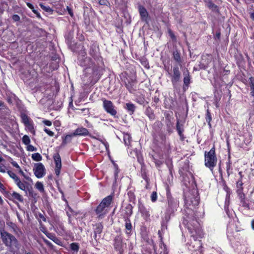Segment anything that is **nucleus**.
Instances as JSON below:
<instances>
[{"instance_id":"3c124183","label":"nucleus","mask_w":254,"mask_h":254,"mask_svg":"<svg viewBox=\"0 0 254 254\" xmlns=\"http://www.w3.org/2000/svg\"><path fill=\"white\" fill-rule=\"evenodd\" d=\"M70 248L74 251H78L79 249V246L76 243H72L70 244Z\"/></svg>"},{"instance_id":"0eeeda50","label":"nucleus","mask_w":254,"mask_h":254,"mask_svg":"<svg viewBox=\"0 0 254 254\" xmlns=\"http://www.w3.org/2000/svg\"><path fill=\"white\" fill-rule=\"evenodd\" d=\"M20 118L22 123L25 127L33 134H35V130L32 120L25 113H21Z\"/></svg>"},{"instance_id":"473e14b6","label":"nucleus","mask_w":254,"mask_h":254,"mask_svg":"<svg viewBox=\"0 0 254 254\" xmlns=\"http://www.w3.org/2000/svg\"><path fill=\"white\" fill-rule=\"evenodd\" d=\"M122 239L120 236L116 237L115 239V244L114 246L115 249L120 250L122 247Z\"/></svg>"},{"instance_id":"c85d7f7f","label":"nucleus","mask_w":254,"mask_h":254,"mask_svg":"<svg viewBox=\"0 0 254 254\" xmlns=\"http://www.w3.org/2000/svg\"><path fill=\"white\" fill-rule=\"evenodd\" d=\"M73 136H74L73 135V133L70 134H67L64 137H62V145L64 146L66 145L67 143L71 142L72 138Z\"/></svg>"},{"instance_id":"4be33fe9","label":"nucleus","mask_w":254,"mask_h":254,"mask_svg":"<svg viewBox=\"0 0 254 254\" xmlns=\"http://www.w3.org/2000/svg\"><path fill=\"white\" fill-rule=\"evenodd\" d=\"M201 247V243L200 241H197L194 239L193 242H191V245H190L189 249L190 250L196 251L199 250Z\"/></svg>"},{"instance_id":"de8ad7c7","label":"nucleus","mask_w":254,"mask_h":254,"mask_svg":"<svg viewBox=\"0 0 254 254\" xmlns=\"http://www.w3.org/2000/svg\"><path fill=\"white\" fill-rule=\"evenodd\" d=\"M165 149L166 150L165 153L167 155H169L171 152V148L170 143L165 144Z\"/></svg>"},{"instance_id":"49530a36","label":"nucleus","mask_w":254,"mask_h":254,"mask_svg":"<svg viewBox=\"0 0 254 254\" xmlns=\"http://www.w3.org/2000/svg\"><path fill=\"white\" fill-rule=\"evenodd\" d=\"M113 167H114V175H118L120 173V169L119 168V167L118 165L113 161H112Z\"/></svg>"},{"instance_id":"774afa93","label":"nucleus","mask_w":254,"mask_h":254,"mask_svg":"<svg viewBox=\"0 0 254 254\" xmlns=\"http://www.w3.org/2000/svg\"><path fill=\"white\" fill-rule=\"evenodd\" d=\"M220 35H221V33H220V32H217V33H216V37H217V38L218 39H220Z\"/></svg>"},{"instance_id":"052dcab7","label":"nucleus","mask_w":254,"mask_h":254,"mask_svg":"<svg viewBox=\"0 0 254 254\" xmlns=\"http://www.w3.org/2000/svg\"><path fill=\"white\" fill-rule=\"evenodd\" d=\"M67 9L68 14L70 15V16L71 17H73L74 14H73V12L72 10L71 9V8L67 6Z\"/></svg>"},{"instance_id":"9b49d317","label":"nucleus","mask_w":254,"mask_h":254,"mask_svg":"<svg viewBox=\"0 0 254 254\" xmlns=\"http://www.w3.org/2000/svg\"><path fill=\"white\" fill-rule=\"evenodd\" d=\"M1 237L3 242L7 246H11L12 245H15L16 243V239L13 236L4 231H1Z\"/></svg>"},{"instance_id":"2eb2a0df","label":"nucleus","mask_w":254,"mask_h":254,"mask_svg":"<svg viewBox=\"0 0 254 254\" xmlns=\"http://www.w3.org/2000/svg\"><path fill=\"white\" fill-rule=\"evenodd\" d=\"M103 74V69L100 66H94L92 69V75L93 79L92 81L97 82L101 77Z\"/></svg>"},{"instance_id":"5701e85b","label":"nucleus","mask_w":254,"mask_h":254,"mask_svg":"<svg viewBox=\"0 0 254 254\" xmlns=\"http://www.w3.org/2000/svg\"><path fill=\"white\" fill-rule=\"evenodd\" d=\"M190 79L191 76L190 74V72L188 70H187V72L184 73V78H183V82H184V86L188 87L189 84L190 83ZM185 87H184V88Z\"/></svg>"},{"instance_id":"dca6fc26","label":"nucleus","mask_w":254,"mask_h":254,"mask_svg":"<svg viewBox=\"0 0 254 254\" xmlns=\"http://www.w3.org/2000/svg\"><path fill=\"white\" fill-rule=\"evenodd\" d=\"M205 5L212 12L219 15L220 14L219 7L213 3L212 0H203Z\"/></svg>"},{"instance_id":"f8f14e48","label":"nucleus","mask_w":254,"mask_h":254,"mask_svg":"<svg viewBox=\"0 0 254 254\" xmlns=\"http://www.w3.org/2000/svg\"><path fill=\"white\" fill-rule=\"evenodd\" d=\"M137 9L141 20L145 22L146 23H148L150 19V17L145 7L139 4L138 5Z\"/></svg>"},{"instance_id":"79ce46f5","label":"nucleus","mask_w":254,"mask_h":254,"mask_svg":"<svg viewBox=\"0 0 254 254\" xmlns=\"http://www.w3.org/2000/svg\"><path fill=\"white\" fill-rule=\"evenodd\" d=\"M22 142L25 145H28L30 143V139L29 137L27 135H24L22 138Z\"/></svg>"},{"instance_id":"aec40b11","label":"nucleus","mask_w":254,"mask_h":254,"mask_svg":"<svg viewBox=\"0 0 254 254\" xmlns=\"http://www.w3.org/2000/svg\"><path fill=\"white\" fill-rule=\"evenodd\" d=\"M129 0H115L116 7L120 9H124L127 7Z\"/></svg>"},{"instance_id":"ea45409f","label":"nucleus","mask_w":254,"mask_h":254,"mask_svg":"<svg viewBox=\"0 0 254 254\" xmlns=\"http://www.w3.org/2000/svg\"><path fill=\"white\" fill-rule=\"evenodd\" d=\"M168 33L171 39L173 42H176L177 41V38L175 35L174 34L173 31L170 29H168Z\"/></svg>"},{"instance_id":"9d476101","label":"nucleus","mask_w":254,"mask_h":254,"mask_svg":"<svg viewBox=\"0 0 254 254\" xmlns=\"http://www.w3.org/2000/svg\"><path fill=\"white\" fill-rule=\"evenodd\" d=\"M88 53L89 55L95 61H100V59L101 58L99 46L96 42H92L89 47Z\"/></svg>"},{"instance_id":"37998d69","label":"nucleus","mask_w":254,"mask_h":254,"mask_svg":"<svg viewBox=\"0 0 254 254\" xmlns=\"http://www.w3.org/2000/svg\"><path fill=\"white\" fill-rule=\"evenodd\" d=\"M79 55L83 58L87 57L86 49L84 46H82L81 49L79 51Z\"/></svg>"},{"instance_id":"f3484780","label":"nucleus","mask_w":254,"mask_h":254,"mask_svg":"<svg viewBox=\"0 0 254 254\" xmlns=\"http://www.w3.org/2000/svg\"><path fill=\"white\" fill-rule=\"evenodd\" d=\"M79 62L80 65L86 68L91 67L95 64L93 60L88 57L84 58L83 59L79 60Z\"/></svg>"},{"instance_id":"72a5a7b5","label":"nucleus","mask_w":254,"mask_h":254,"mask_svg":"<svg viewBox=\"0 0 254 254\" xmlns=\"http://www.w3.org/2000/svg\"><path fill=\"white\" fill-rule=\"evenodd\" d=\"M131 137L129 133H125L124 134V141L125 142V144L127 146H129L130 143Z\"/></svg>"},{"instance_id":"1a4fd4ad","label":"nucleus","mask_w":254,"mask_h":254,"mask_svg":"<svg viewBox=\"0 0 254 254\" xmlns=\"http://www.w3.org/2000/svg\"><path fill=\"white\" fill-rule=\"evenodd\" d=\"M165 118V124L166 126V130L168 133H172L174 129V118L172 112L166 111L164 113Z\"/></svg>"},{"instance_id":"a18cd8bd","label":"nucleus","mask_w":254,"mask_h":254,"mask_svg":"<svg viewBox=\"0 0 254 254\" xmlns=\"http://www.w3.org/2000/svg\"><path fill=\"white\" fill-rule=\"evenodd\" d=\"M11 164L12 165V166L15 168H16L17 169V170L19 171V172L21 173V175H24L23 172L21 170L19 166L18 165V164L17 163V162H16L15 161H12L11 162Z\"/></svg>"},{"instance_id":"7c9ffc66","label":"nucleus","mask_w":254,"mask_h":254,"mask_svg":"<svg viewBox=\"0 0 254 254\" xmlns=\"http://www.w3.org/2000/svg\"><path fill=\"white\" fill-rule=\"evenodd\" d=\"M235 58L236 60V64L238 66H240L241 64H245V60L242 54H239L235 56Z\"/></svg>"},{"instance_id":"f03ea898","label":"nucleus","mask_w":254,"mask_h":254,"mask_svg":"<svg viewBox=\"0 0 254 254\" xmlns=\"http://www.w3.org/2000/svg\"><path fill=\"white\" fill-rule=\"evenodd\" d=\"M120 77L122 82L124 83L125 87L129 93H132L136 91V89L134 88V85L137 82L135 77L129 75L126 72L122 73L120 75Z\"/></svg>"},{"instance_id":"b1692460","label":"nucleus","mask_w":254,"mask_h":254,"mask_svg":"<svg viewBox=\"0 0 254 254\" xmlns=\"http://www.w3.org/2000/svg\"><path fill=\"white\" fill-rule=\"evenodd\" d=\"M139 209L142 215L144 217V219L147 220L150 215L149 211L146 209L142 205H141L139 207Z\"/></svg>"},{"instance_id":"69168bd1","label":"nucleus","mask_w":254,"mask_h":254,"mask_svg":"<svg viewBox=\"0 0 254 254\" xmlns=\"http://www.w3.org/2000/svg\"><path fill=\"white\" fill-rule=\"evenodd\" d=\"M34 13L36 15L37 17L39 18H40L41 17L40 13L37 10H36L35 13Z\"/></svg>"},{"instance_id":"cd10ccee","label":"nucleus","mask_w":254,"mask_h":254,"mask_svg":"<svg viewBox=\"0 0 254 254\" xmlns=\"http://www.w3.org/2000/svg\"><path fill=\"white\" fill-rule=\"evenodd\" d=\"M205 118L206 122L208 124L209 128H211L212 127L211 122L212 120V118L211 112H210L208 107L207 108V109L206 110Z\"/></svg>"},{"instance_id":"8fccbe9b","label":"nucleus","mask_w":254,"mask_h":254,"mask_svg":"<svg viewBox=\"0 0 254 254\" xmlns=\"http://www.w3.org/2000/svg\"><path fill=\"white\" fill-rule=\"evenodd\" d=\"M153 162L155 164L156 166L157 167H159L163 164L162 161L156 158H155L154 157H153Z\"/></svg>"},{"instance_id":"58836bf2","label":"nucleus","mask_w":254,"mask_h":254,"mask_svg":"<svg viewBox=\"0 0 254 254\" xmlns=\"http://www.w3.org/2000/svg\"><path fill=\"white\" fill-rule=\"evenodd\" d=\"M32 158L36 161H40L42 160V157L39 153H35L32 155Z\"/></svg>"},{"instance_id":"0e129e2a","label":"nucleus","mask_w":254,"mask_h":254,"mask_svg":"<svg viewBox=\"0 0 254 254\" xmlns=\"http://www.w3.org/2000/svg\"><path fill=\"white\" fill-rule=\"evenodd\" d=\"M250 18L254 21V12H250Z\"/></svg>"},{"instance_id":"423d86ee","label":"nucleus","mask_w":254,"mask_h":254,"mask_svg":"<svg viewBox=\"0 0 254 254\" xmlns=\"http://www.w3.org/2000/svg\"><path fill=\"white\" fill-rule=\"evenodd\" d=\"M103 102V107L104 110L111 116L116 117L117 114L116 108L113 103L110 101L103 98L102 99Z\"/></svg>"},{"instance_id":"ddd939ff","label":"nucleus","mask_w":254,"mask_h":254,"mask_svg":"<svg viewBox=\"0 0 254 254\" xmlns=\"http://www.w3.org/2000/svg\"><path fill=\"white\" fill-rule=\"evenodd\" d=\"M53 159L55 164V174L60 175L62 168V161L60 154L58 152L55 153L53 155Z\"/></svg>"},{"instance_id":"39448f33","label":"nucleus","mask_w":254,"mask_h":254,"mask_svg":"<svg viewBox=\"0 0 254 254\" xmlns=\"http://www.w3.org/2000/svg\"><path fill=\"white\" fill-rule=\"evenodd\" d=\"M112 201V196L111 195L104 198L96 210L97 214L100 216L105 214L107 212V208L110 206Z\"/></svg>"},{"instance_id":"393cba45","label":"nucleus","mask_w":254,"mask_h":254,"mask_svg":"<svg viewBox=\"0 0 254 254\" xmlns=\"http://www.w3.org/2000/svg\"><path fill=\"white\" fill-rule=\"evenodd\" d=\"M145 115L148 117L150 120L153 121L155 119V115L153 110L150 107L146 108L145 110Z\"/></svg>"},{"instance_id":"e2e57ef3","label":"nucleus","mask_w":254,"mask_h":254,"mask_svg":"<svg viewBox=\"0 0 254 254\" xmlns=\"http://www.w3.org/2000/svg\"><path fill=\"white\" fill-rule=\"evenodd\" d=\"M243 1L247 4H250L253 2V0H243Z\"/></svg>"},{"instance_id":"6ab92c4d","label":"nucleus","mask_w":254,"mask_h":254,"mask_svg":"<svg viewBox=\"0 0 254 254\" xmlns=\"http://www.w3.org/2000/svg\"><path fill=\"white\" fill-rule=\"evenodd\" d=\"M176 130L178 132V135H179L181 140H184L185 136L183 134L184 131V125L180 123L179 120H177L176 123Z\"/></svg>"},{"instance_id":"09e8293b","label":"nucleus","mask_w":254,"mask_h":254,"mask_svg":"<svg viewBox=\"0 0 254 254\" xmlns=\"http://www.w3.org/2000/svg\"><path fill=\"white\" fill-rule=\"evenodd\" d=\"M36 188L40 191L42 192L44 191L43 185L40 182H37L36 184Z\"/></svg>"},{"instance_id":"a19ab883","label":"nucleus","mask_w":254,"mask_h":254,"mask_svg":"<svg viewBox=\"0 0 254 254\" xmlns=\"http://www.w3.org/2000/svg\"><path fill=\"white\" fill-rule=\"evenodd\" d=\"M132 228L131 224L129 220H126V228L127 229L126 233L129 234Z\"/></svg>"},{"instance_id":"c03bdc74","label":"nucleus","mask_w":254,"mask_h":254,"mask_svg":"<svg viewBox=\"0 0 254 254\" xmlns=\"http://www.w3.org/2000/svg\"><path fill=\"white\" fill-rule=\"evenodd\" d=\"M242 185H243V183L241 180H239L237 182V187L238 188L237 192L239 194H240L241 193L242 191Z\"/></svg>"},{"instance_id":"13d9d810","label":"nucleus","mask_w":254,"mask_h":254,"mask_svg":"<svg viewBox=\"0 0 254 254\" xmlns=\"http://www.w3.org/2000/svg\"><path fill=\"white\" fill-rule=\"evenodd\" d=\"M43 123L46 126H52V122L49 120H44V121H43Z\"/></svg>"},{"instance_id":"a211bd4d","label":"nucleus","mask_w":254,"mask_h":254,"mask_svg":"<svg viewBox=\"0 0 254 254\" xmlns=\"http://www.w3.org/2000/svg\"><path fill=\"white\" fill-rule=\"evenodd\" d=\"M172 57L173 60L178 64V65L182 66L183 60L181 58V54L180 52L177 48L173 51L172 53Z\"/></svg>"},{"instance_id":"4c0bfd02","label":"nucleus","mask_w":254,"mask_h":254,"mask_svg":"<svg viewBox=\"0 0 254 254\" xmlns=\"http://www.w3.org/2000/svg\"><path fill=\"white\" fill-rule=\"evenodd\" d=\"M226 171L228 175L233 174V168L232 167V163L230 161H229L226 163Z\"/></svg>"},{"instance_id":"2f4dec72","label":"nucleus","mask_w":254,"mask_h":254,"mask_svg":"<svg viewBox=\"0 0 254 254\" xmlns=\"http://www.w3.org/2000/svg\"><path fill=\"white\" fill-rule=\"evenodd\" d=\"M249 85L251 89L250 95L252 97H254V77L251 76L249 78Z\"/></svg>"},{"instance_id":"4468645a","label":"nucleus","mask_w":254,"mask_h":254,"mask_svg":"<svg viewBox=\"0 0 254 254\" xmlns=\"http://www.w3.org/2000/svg\"><path fill=\"white\" fill-rule=\"evenodd\" d=\"M183 178L181 179L184 181V185L187 188L194 189L195 187V183L194 181L193 176H182Z\"/></svg>"},{"instance_id":"338daca9","label":"nucleus","mask_w":254,"mask_h":254,"mask_svg":"<svg viewBox=\"0 0 254 254\" xmlns=\"http://www.w3.org/2000/svg\"><path fill=\"white\" fill-rule=\"evenodd\" d=\"M26 5H27V6L29 8H31V7H32V6H33V4H32L31 3L28 2H26Z\"/></svg>"},{"instance_id":"bb28decb","label":"nucleus","mask_w":254,"mask_h":254,"mask_svg":"<svg viewBox=\"0 0 254 254\" xmlns=\"http://www.w3.org/2000/svg\"><path fill=\"white\" fill-rule=\"evenodd\" d=\"M34 175H43L44 167L42 163L38 164L34 169Z\"/></svg>"},{"instance_id":"864d4df0","label":"nucleus","mask_w":254,"mask_h":254,"mask_svg":"<svg viewBox=\"0 0 254 254\" xmlns=\"http://www.w3.org/2000/svg\"><path fill=\"white\" fill-rule=\"evenodd\" d=\"M40 6L43 10H45L47 12H50L52 11V9L49 6H46L43 5L42 3L40 4Z\"/></svg>"},{"instance_id":"20e7f679","label":"nucleus","mask_w":254,"mask_h":254,"mask_svg":"<svg viewBox=\"0 0 254 254\" xmlns=\"http://www.w3.org/2000/svg\"><path fill=\"white\" fill-rule=\"evenodd\" d=\"M73 135L74 136H83L88 135V136H89L90 137H91L92 138L96 139L98 140L99 141H100L101 142H102L104 145V146H105V147L107 149L109 146V144L107 141H103L101 139L97 138L95 136H92L89 133L88 130L87 128L83 127L77 128L74 130V131L73 132Z\"/></svg>"},{"instance_id":"5fc2aeb1","label":"nucleus","mask_w":254,"mask_h":254,"mask_svg":"<svg viewBox=\"0 0 254 254\" xmlns=\"http://www.w3.org/2000/svg\"><path fill=\"white\" fill-rule=\"evenodd\" d=\"M44 131L47 133L50 136H53L54 135V132L50 130L49 129L45 127L44 129Z\"/></svg>"},{"instance_id":"f257e3e1","label":"nucleus","mask_w":254,"mask_h":254,"mask_svg":"<svg viewBox=\"0 0 254 254\" xmlns=\"http://www.w3.org/2000/svg\"><path fill=\"white\" fill-rule=\"evenodd\" d=\"M204 164L208 168L213 174V170L214 167L216 166L217 159L215 153V148L214 145L212 147L209 151H205L204 153Z\"/></svg>"},{"instance_id":"603ef678","label":"nucleus","mask_w":254,"mask_h":254,"mask_svg":"<svg viewBox=\"0 0 254 254\" xmlns=\"http://www.w3.org/2000/svg\"><path fill=\"white\" fill-rule=\"evenodd\" d=\"M27 150L29 151H35L37 150V148L32 145L29 144L27 146Z\"/></svg>"},{"instance_id":"c756f323","label":"nucleus","mask_w":254,"mask_h":254,"mask_svg":"<svg viewBox=\"0 0 254 254\" xmlns=\"http://www.w3.org/2000/svg\"><path fill=\"white\" fill-rule=\"evenodd\" d=\"M4 163L5 162H2L0 163V172L2 173L7 172L8 175H15V174L12 173L11 171L8 170V167L4 164Z\"/></svg>"},{"instance_id":"7ed1b4c3","label":"nucleus","mask_w":254,"mask_h":254,"mask_svg":"<svg viewBox=\"0 0 254 254\" xmlns=\"http://www.w3.org/2000/svg\"><path fill=\"white\" fill-rule=\"evenodd\" d=\"M165 71L168 75L171 77V81L174 87L179 82L181 77V73L180 71L178 65H175L172 69L170 70L169 67H165Z\"/></svg>"},{"instance_id":"a878e982","label":"nucleus","mask_w":254,"mask_h":254,"mask_svg":"<svg viewBox=\"0 0 254 254\" xmlns=\"http://www.w3.org/2000/svg\"><path fill=\"white\" fill-rule=\"evenodd\" d=\"M125 109H126L129 115H131L133 114L135 110V105L131 103H126Z\"/></svg>"},{"instance_id":"f704fd0d","label":"nucleus","mask_w":254,"mask_h":254,"mask_svg":"<svg viewBox=\"0 0 254 254\" xmlns=\"http://www.w3.org/2000/svg\"><path fill=\"white\" fill-rule=\"evenodd\" d=\"M158 234L159 235V237L160 238V240H161L160 241V248L161 249L163 250V254H167L166 246L163 243L162 238V236H161V233H160V231H158ZM162 252L161 251V254H162Z\"/></svg>"},{"instance_id":"680f3d73","label":"nucleus","mask_w":254,"mask_h":254,"mask_svg":"<svg viewBox=\"0 0 254 254\" xmlns=\"http://www.w3.org/2000/svg\"><path fill=\"white\" fill-rule=\"evenodd\" d=\"M153 100L156 104H157L160 101L159 97L156 96L153 98Z\"/></svg>"},{"instance_id":"e433bc0d","label":"nucleus","mask_w":254,"mask_h":254,"mask_svg":"<svg viewBox=\"0 0 254 254\" xmlns=\"http://www.w3.org/2000/svg\"><path fill=\"white\" fill-rule=\"evenodd\" d=\"M98 3L100 5L111 7V3L109 0H98Z\"/></svg>"},{"instance_id":"6e6552de","label":"nucleus","mask_w":254,"mask_h":254,"mask_svg":"<svg viewBox=\"0 0 254 254\" xmlns=\"http://www.w3.org/2000/svg\"><path fill=\"white\" fill-rule=\"evenodd\" d=\"M14 181L18 187L22 190L26 191L28 189L31 180L28 177H25V180H21L17 177V176H10Z\"/></svg>"},{"instance_id":"c9c22d12","label":"nucleus","mask_w":254,"mask_h":254,"mask_svg":"<svg viewBox=\"0 0 254 254\" xmlns=\"http://www.w3.org/2000/svg\"><path fill=\"white\" fill-rule=\"evenodd\" d=\"M11 195L12 197L15 200H16L19 201H22L23 200L22 196L20 194L15 191H13L11 193Z\"/></svg>"},{"instance_id":"bf43d9fd","label":"nucleus","mask_w":254,"mask_h":254,"mask_svg":"<svg viewBox=\"0 0 254 254\" xmlns=\"http://www.w3.org/2000/svg\"><path fill=\"white\" fill-rule=\"evenodd\" d=\"M159 136H160V139L162 140V141L163 142H165L166 141V135L164 134H163L162 133H160L159 134Z\"/></svg>"},{"instance_id":"6e6d98bb","label":"nucleus","mask_w":254,"mask_h":254,"mask_svg":"<svg viewBox=\"0 0 254 254\" xmlns=\"http://www.w3.org/2000/svg\"><path fill=\"white\" fill-rule=\"evenodd\" d=\"M157 198V195L156 192L155 191H153L151 195V199L152 201L155 202Z\"/></svg>"},{"instance_id":"4d7b16f0","label":"nucleus","mask_w":254,"mask_h":254,"mask_svg":"<svg viewBox=\"0 0 254 254\" xmlns=\"http://www.w3.org/2000/svg\"><path fill=\"white\" fill-rule=\"evenodd\" d=\"M12 19L14 21H19L20 19V16L17 14H14L12 16Z\"/></svg>"},{"instance_id":"412c9836","label":"nucleus","mask_w":254,"mask_h":254,"mask_svg":"<svg viewBox=\"0 0 254 254\" xmlns=\"http://www.w3.org/2000/svg\"><path fill=\"white\" fill-rule=\"evenodd\" d=\"M53 227H54L55 229H57V232L63 235L64 232V227L62 224L59 220L55 221V223L54 224V226L52 225Z\"/></svg>"}]
</instances>
